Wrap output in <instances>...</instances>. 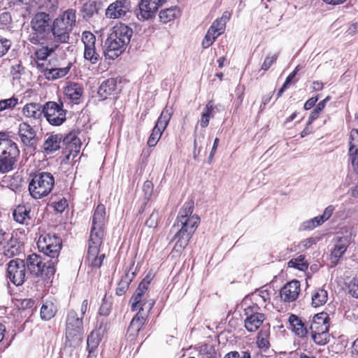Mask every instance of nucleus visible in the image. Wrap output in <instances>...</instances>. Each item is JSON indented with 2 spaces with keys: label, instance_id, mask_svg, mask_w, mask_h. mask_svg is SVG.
I'll return each instance as SVG.
<instances>
[{
  "label": "nucleus",
  "instance_id": "nucleus-23",
  "mask_svg": "<svg viewBox=\"0 0 358 358\" xmlns=\"http://www.w3.org/2000/svg\"><path fill=\"white\" fill-rule=\"evenodd\" d=\"M138 6L139 12L136 13V15L141 20L151 19L158 10L157 4L148 0H141Z\"/></svg>",
  "mask_w": 358,
  "mask_h": 358
},
{
  "label": "nucleus",
  "instance_id": "nucleus-37",
  "mask_svg": "<svg viewBox=\"0 0 358 358\" xmlns=\"http://www.w3.org/2000/svg\"><path fill=\"white\" fill-rule=\"evenodd\" d=\"M348 161L351 164L353 171L358 174V148L350 143L348 151Z\"/></svg>",
  "mask_w": 358,
  "mask_h": 358
},
{
  "label": "nucleus",
  "instance_id": "nucleus-3",
  "mask_svg": "<svg viewBox=\"0 0 358 358\" xmlns=\"http://www.w3.org/2000/svg\"><path fill=\"white\" fill-rule=\"evenodd\" d=\"M20 150L17 144L0 133V173H6L14 169Z\"/></svg>",
  "mask_w": 358,
  "mask_h": 358
},
{
  "label": "nucleus",
  "instance_id": "nucleus-51",
  "mask_svg": "<svg viewBox=\"0 0 358 358\" xmlns=\"http://www.w3.org/2000/svg\"><path fill=\"white\" fill-rule=\"evenodd\" d=\"M2 185L12 190H15L18 187L17 180L13 176H5L2 180Z\"/></svg>",
  "mask_w": 358,
  "mask_h": 358
},
{
  "label": "nucleus",
  "instance_id": "nucleus-40",
  "mask_svg": "<svg viewBox=\"0 0 358 358\" xmlns=\"http://www.w3.org/2000/svg\"><path fill=\"white\" fill-rule=\"evenodd\" d=\"M304 259L305 258L303 255H299L296 258H293L289 261L288 266L304 271L308 268V264L304 260Z\"/></svg>",
  "mask_w": 358,
  "mask_h": 358
},
{
  "label": "nucleus",
  "instance_id": "nucleus-26",
  "mask_svg": "<svg viewBox=\"0 0 358 358\" xmlns=\"http://www.w3.org/2000/svg\"><path fill=\"white\" fill-rule=\"evenodd\" d=\"M71 67V64L69 63L66 66L62 68H43L41 70V72L47 80H55L66 76L69 73Z\"/></svg>",
  "mask_w": 358,
  "mask_h": 358
},
{
  "label": "nucleus",
  "instance_id": "nucleus-21",
  "mask_svg": "<svg viewBox=\"0 0 358 358\" xmlns=\"http://www.w3.org/2000/svg\"><path fill=\"white\" fill-rule=\"evenodd\" d=\"M14 220L21 224L28 225L32 219L31 206L27 204H19L13 211Z\"/></svg>",
  "mask_w": 358,
  "mask_h": 358
},
{
  "label": "nucleus",
  "instance_id": "nucleus-34",
  "mask_svg": "<svg viewBox=\"0 0 358 358\" xmlns=\"http://www.w3.org/2000/svg\"><path fill=\"white\" fill-rule=\"evenodd\" d=\"M215 115L214 106L213 101H209L206 105L203 111L201 113L200 120V125L203 128L208 127L210 121V117H213Z\"/></svg>",
  "mask_w": 358,
  "mask_h": 358
},
{
  "label": "nucleus",
  "instance_id": "nucleus-36",
  "mask_svg": "<svg viewBox=\"0 0 358 358\" xmlns=\"http://www.w3.org/2000/svg\"><path fill=\"white\" fill-rule=\"evenodd\" d=\"M328 298V294L324 289H317L312 296V305L314 307H319L324 305Z\"/></svg>",
  "mask_w": 358,
  "mask_h": 358
},
{
  "label": "nucleus",
  "instance_id": "nucleus-30",
  "mask_svg": "<svg viewBox=\"0 0 358 358\" xmlns=\"http://www.w3.org/2000/svg\"><path fill=\"white\" fill-rule=\"evenodd\" d=\"M349 245V240L347 237H343L338 239L335 244L334 248L331 252V262L336 264L339 258L345 253Z\"/></svg>",
  "mask_w": 358,
  "mask_h": 358
},
{
  "label": "nucleus",
  "instance_id": "nucleus-54",
  "mask_svg": "<svg viewBox=\"0 0 358 358\" xmlns=\"http://www.w3.org/2000/svg\"><path fill=\"white\" fill-rule=\"evenodd\" d=\"M11 45L10 41L0 36V57L3 56Z\"/></svg>",
  "mask_w": 358,
  "mask_h": 358
},
{
  "label": "nucleus",
  "instance_id": "nucleus-33",
  "mask_svg": "<svg viewBox=\"0 0 358 358\" xmlns=\"http://www.w3.org/2000/svg\"><path fill=\"white\" fill-rule=\"evenodd\" d=\"M59 47V44L53 42L50 44L42 45L41 48L35 52L36 57L38 60H45L52 52H54Z\"/></svg>",
  "mask_w": 358,
  "mask_h": 358
},
{
  "label": "nucleus",
  "instance_id": "nucleus-18",
  "mask_svg": "<svg viewBox=\"0 0 358 358\" xmlns=\"http://www.w3.org/2000/svg\"><path fill=\"white\" fill-rule=\"evenodd\" d=\"M23 115L31 121L41 122L44 117L43 105L39 103L31 102L22 108Z\"/></svg>",
  "mask_w": 358,
  "mask_h": 358
},
{
  "label": "nucleus",
  "instance_id": "nucleus-25",
  "mask_svg": "<svg viewBox=\"0 0 358 358\" xmlns=\"http://www.w3.org/2000/svg\"><path fill=\"white\" fill-rule=\"evenodd\" d=\"M64 93L67 99L73 103L78 104L83 96V88L79 83H70L64 88Z\"/></svg>",
  "mask_w": 358,
  "mask_h": 358
},
{
  "label": "nucleus",
  "instance_id": "nucleus-27",
  "mask_svg": "<svg viewBox=\"0 0 358 358\" xmlns=\"http://www.w3.org/2000/svg\"><path fill=\"white\" fill-rule=\"evenodd\" d=\"M133 31L127 25L120 24L114 27L113 31L110 34L119 41H123L122 44H129L132 36Z\"/></svg>",
  "mask_w": 358,
  "mask_h": 358
},
{
  "label": "nucleus",
  "instance_id": "nucleus-9",
  "mask_svg": "<svg viewBox=\"0 0 358 358\" xmlns=\"http://www.w3.org/2000/svg\"><path fill=\"white\" fill-rule=\"evenodd\" d=\"M44 117L52 126H60L66 120V110L62 101H48L43 104Z\"/></svg>",
  "mask_w": 358,
  "mask_h": 358
},
{
  "label": "nucleus",
  "instance_id": "nucleus-20",
  "mask_svg": "<svg viewBox=\"0 0 358 358\" xmlns=\"http://www.w3.org/2000/svg\"><path fill=\"white\" fill-rule=\"evenodd\" d=\"M300 292V283L298 280H292L287 283L280 290V298L285 302L295 301Z\"/></svg>",
  "mask_w": 358,
  "mask_h": 358
},
{
  "label": "nucleus",
  "instance_id": "nucleus-41",
  "mask_svg": "<svg viewBox=\"0 0 358 358\" xmlns=\"http://www.w3.org/2000/svg\"><path fill=\"white\" fill-rule=\"evenodd\" d=\"M269 329L263 328L259 332L257 343L259 348H268L269 347L268 341Z\"/></svg>",
  "mask_w": 358,
  "mask_h": 358
},
{
  "label": "nucleus",
  "instance_id": "nucleus-50",
  "mask_svg": "<svg viewBox=\"0 0 358 358\" xmlns=\"http://www.w3.org/2000/svg\"><path fill=\"white\" fill-rule=\"evenodd\" d=\"M324 108L325 106H324V102H319L317 104L316 107L311 112L308 117V124H311L312 122L319 117L320 114Z\"/></svg>",
  "mask_w": 358,
  "mask_h": 358
},
{
  "label": "nucleus",
  "instance_id": "nucleus-6",
  "mask_svg": "<svg viewBox=\"0 0 358 358\" xmlns=\"http://www.w3.org/2000/svg\"><path fill=\"white\" fill-rule=\"evenodd\" d=\"M55 178L50 173L35 174L29 184V192L32 198L40 199L48 196L53 189Z\"/></svg>",
  "mask_w": 358,
  "mask_h": 358
},
{
  "label": "nucleus",
  "instance_id": "nucleus-55",
  "mask_svg": "<svg viewBox=\"0 0 358 358\" xmlns=\"http://www.w3.org/2000/svg\"><path fill=\"white\" fill-rule=\"evenodd\" d=\"M312 338L315 343L318 345H324L326 341L322 338V336L324 335L325 333H322L320 329H313L311 330Z\"/></svg>",
  "mask_w": 358,
  "mask_h": 358
},
{
  "label": "nucleus",
  "instance_id": "nucleus-58",
  "mask_svg": "<svg viewBox=\"0 0 358 358\" xmlns=\"http://www.w3.org/2000/svg\"><path fill=\"white\" fill-rule=\"evenodd\" d=\"M68 206V201L65 198L61 199L59 201L55 202L54 205L55 209L57 212H63L65 208Z\"/></svg>",
  "mask_w": 358,
  "mask_h": 358
},
{
  "label": "nucleus",
  "instance_id": "nucleus-63",
  "mask_svg": "<svg viewBox=\"0 0 358 358\" xmlns=\"http://www.w3.org/2000/svg\"><path fill=\"white\" fill-rule=\"evenodd\" d=\"M334 210V208L333 207V206H329L327 208H326L323 214L320 215L324 222L331 216Z\"/></svg>",
  "mask_w": 358,
  "mask_h": 358
},
{
  "label": "nucleus",
  "instance_id": "nucleus-45",
  "mask_svg": "<svg viewBox=\"0 0 358 358\" xmlns=\"http://www.w3.org/2000/svg\"><path fill=\"white\" fill-rule=\"evenodd\" d=\"M18 103V99L14 96L0 101V112L13 109Z\"/></svg>",
  "mask_w": 358,
  "mask_h": 358
},
{
  "label": "nucleus",
  "instance_id": "nucleus-48",
  "mask_svg": "<svg viewBox=\"0 0 358 358\" xmlns=\"http://www.w3.org/2000/svg\"><path fill=\"white\" fill-rule=\"evenodd\" d=\"M204 139V134L195 136L194 140L193 158L194 160L198 159V157L201 151V141Z\"/></svg>",
  "mask_w": 358,
  "mask_h": 358
},
{
  "label": "nucleus",
  "instance_id": "nucleus-35",
  "mask_svg": "<svg viewBox=\"0 0 358 358\" xmlns=\"http://www.w3.org/2000/svg\"><path fill=\"white\" fill-rule=\"evenodd\" d=\"M57 312V307L52 302L45 301L41 308V317L43 320H50Z\"/></svg>",
  "mask_w": 358,
  "mask_h": 358
},
{
  "label": "nucleus",
  "instance_id": "nucleus-46",
  "mask_svg": "<svg viewBox=\"0 0 358 358\" xmlns=\"http://www.w3.org/2000/svg\"><path fill=\"white\" fill-rule=\"evenodd\" d=\"M131 279L129 278L128 275L124 276L117 285L116 289V294L118 296L123 295L129 288Z\"/></svg>",
  "mask_w": 358,
  "mask_h": 358
},
{
  "label": "nucleus",
  "instance_id": "nucleus-14",
  "mask_svg": "<svg viewBox=\"0 0 358 358\" xmlns=\"http://www.w3.org/2000/svg\"><path fill=\"white\" fill-rule=\"evenodd\" d=\"M131 13V4L129 0H116L110 3L106 10L105 15L110 20L128 17Z\"/></svg>",
  "mask_w": 358,
  "mask_h": 358
},
{
  "label": "nucleus",
  "instance_id": "nucleus-39",
  "mask_svg": "<svg viewBox=\"0 0 358 358\" xmlns=\"http://www.w3.org/2000/svg\"><path fill=\"white\" fill-rule=\"evenodd\" d=\"M84 57L85 59L90 62L91 64H94L99 60V55L96 50L94 45L87 46L85 48Z\"/></svg>",
  "mask_w": 358,
  "mask_h": 358
},
{
  "label": "nucleus",
  "instance_id": "nucleus-56",
  "mask_svg": "<svg viewBox=\"0 0 358 358\" xmlns=\"http://www.w3.org/2000/svg\"><path fill=\"white\" fill-rule=\"evenodd\" d=\"M295 77V73H291L286 78L285 83L280 87V89L278 90L277 93V99L280 97L283 92L285 91V90L287 88L288 85L292 82V79Z\"/></svg>",
  "mask_w": 358,
  "mask_h": 358
},
{
  "label": "nucleus",
  "instance_id": "nucleus-61",
  "mask_svg": "<svg viewBox=\"0 0 358 358\" xmlns=\"http://www.w3.org/2000/svg\"><path fill=\"white\" fill-rule=\"evenodd\" d=\"M12 236L10 234L0 229V245H3L8 240H11Z\"/></svg>",
  "mask_w": 358,
  "mask_h": 358
},
{
  "label": "nucleus",
  "instance_id": "nucleus-52",
  "mask_svg": "<svg viewBox=\"0 0 358 358\" xmlns=\"http://www.w3.org/2000/svg\"><path fill=\"white\" fill-rule=\"evenodd\" d=\"M278 57V53L274 54L272 56L268 55L265 58V59L262 65L261 69L264 71H268L270 69V67L277 61Z\"/></svg>",
  "mask_w": 358,
  "mask_h": 358
},
{
  "label": "nucleus",
  "instance_id": "nucleus-24",
  "mask_svg": "<svg viewBox=\"0 0 358 358\" xmlns=\"http://www.w3.org/2000/svg\"><path fill=\"white\" fill-rule=\"evenodd\" d=\"M62 135L60 134H51L45 140L43 149L45 154L52 155L61 148Z\"/></svg>",
  "mask_w": 358,
  "mask_h": 358
},
{
  "label": "nucleus",
  "instance_id": "nucleus-5",
  "mask_svg": "<svg viewBox=\"0 0 358 358\" xmlns=\"http://www.w3.org/2000/svg\"><path fill=\"white\" fill-rule=\"evenodd\" d=\"M57 259L47 260L36 254L29 255L25 262L29 273L36 277L50 279L55 273Z\"/></svg>",
  "mask_w": 358,
  "mask_h": 358
},
{
  "label": "nucleus",
  "instance_id": "nucleus-22",
  "mask_svg": "<svg viewBox=\"0 0 358 358\" xmlns=\"http://www.w3.org/2000/svg\"><path fill=\"white\" fill-rule=\"evenodd\" d=\"M117 80L110 78L103 80L98 90V95L102 99L105 100L111 95L117 94Z\"/></svg>",
  "mask_w": 358,
  "mask_h": 358
},
{
  "label": "nucleus",
  "instance_id": "nucleus-59",
  "mask_svg": "<svg viewBox=\"0 0 358 358\" xmlns=\"http://www.w3.org/2000/svg\"><path fill=\"white\" fill-rule=\"evenodd\" d=\"M350 292L356 298H358V277L353 278L349 286Z\"/></svg>",
  "mask_w": 358,
  "mask_h": 358
},
{
  "label": "nucleus",
  "instance_id": "nucleus-7",
  "mask_svg": "<svg viewBox=\"0 0 358 358\" xmlns=\"http://www.w3.org/2000/svg\"><path fill=\"white\" fill-rule=\"evenodd\" d=\"M150 280L144 278L138 285L130 300L131 303V309L132 311L138 310V313H143L145 309H146L148 312L152 309L155 301L152 299L148 300L146 296Z\"/></svg>",
  "mask_w": 358,
  "mask_h": 358
},
{
  "label": "nucleus",
  "instance_id": "nucleus-62",
  "mask_svg": "<svg viewBox=\"0 0 358 358\" xmlns=\"http://www.w3.org/2000/svg\"><path fill=\"white\" fill-rule=\"evenodd\" d=\"M318 96H315V97H312L310 99H309L308 100L306 101V102L304 104V109L305 110H310L311 109L316 103V102L318 100Z\"/></svg>",
  "mask_w": 358,
  "mask_h": 358
},
{
  "label": "nucleus",
  "instance_id": "nucleus-43",
  "mask_svg": "<svg viewBox=\"0 0 358 358\" xmlns=\"http://www.w3.org/2000/svg\"><path fill=\"white\" fill-rule=\"evenodd\" d=\"M219 33H215L214 30L210 27L202 41L203 48H209L215 41V40L219 36Z\"/></svg>",
  "mask_w": 358,
  "mask_h": 358
},
{
  "label": "nucleus",
  "instance_id": "nucleus-42",
  "mask_svg": "<svg viewBox=\"0 0 358 358\" xmlns=\"http://www.w3.org/2000/svg\"><path fill=\"white\" fill-rule=\"evenodd\" d=\"M215 348L211 345L203 344L199 347V358H215Z\"/></svg>",
  "mask_w": 358,
  "mask_h": 358
},
{
  "label": "nucleus",
  "instance_id": "nucleus-44",
  "mask_svg": "<svg viewBox=\"0 0 358 358\" xmlns=\"http://www.w3.org/2000/svg\"><path fill=\"white\" fill-rule=\"evenodd\" d=\"M324 222L322 217L319 215L303 223V229L312 230Z\"/></svg>",
  "mask_w": 358,
  "mask_h": 358
},
{
  "label": "nucleus",
  "instance_id": "nucleus-53",
  "mask_svg": "<svg viewBox=\"0 0 358 358\" xmlns=\"http://www.w3.org/2000/svg\"><path fill=\"white\" fill-rule=\"evenodd\" d=\"M225 25V22L217 19L213 22L210 28L214 30L215 33H219V35H221L224 31Z\"/></svg>",
  "mask_w": 358,
  "mask_h": 358
},
{
  "label": "nucleus",
  "instance_id": "nucleus-32",
  "mask_svg": "<svg viewBox=\"0 0 358 358\" xmlns=\"http://www.w3.org/2000/svg\"><path fill=\"white\" fill-rule=\"evenodd\" d=\"M180 9L178 6H171L169 8L162 10L159 14L160 21L167 23L180 16Z\"/></svg>",
  "mask_w": 358,
  "mask_h": 358
},
{
  "label": "nucleus",
  "instance_id": "nucleus-4",
  "mask_svg": "<svg viewBox=\"0 0 358 358\" xmlns=\"http://www.w3.org/2000/svg\"><path fill=\"white\" fill-rule=\"evenodd\" d=\"M50 15L45 12L37 13L31 21V31L28 41L32 44H45L50 36Z\"/></svg>",
  "mask_w": 358,
  "mask_h": 358
},
{
  "label": "nucleus",
  "instance_id": "nucleus-12",
  "mask_svg": "<svg viewBox=\"0 0 358 358\" xmlns=\"http://www.w3.org/2000/svg\"><path fill=\"white\" fill-rule=\"evenodd\" d=\"M26 267L24 260L19 258L10 260L7 264V278L16 286L22 285L25 281Z\"/></svg>",
  "mask_w": 358,
  "mask_h": 358
},
{
  "label": "nucleus",
  "instance_id": "nucleus-1",
  "mask_svg": "<svg viewBox=\"0 0 358 358\" xmlns=\"http://www.w3.org/2000/svg\"><path fill=\"white\" fill-rule=\"evenodd\" d=\"M194 202L188 201L185 202L180 209L176 222L171 228V231L175 234L172 238L176 241L173 252L180 254L188 245L190 239L200 222V218L193 215Z\"/></svg>",
  "mask_w": 358,
  "mask_h": 358
},
{
  "label": "nucleus",
  "instance_id": "nucleus-29",
  "mask_svg": "<svg viewBox=\"0 0 358 358\" xmlns=\"http://www.w3.org/2000/svg\"><path fill=\"white\" fill-rule=\"evenodd\" d=\"M289 322L292 331L296 335L301 338H303L307 335L308 332L307 327L305 326V324L299 317L292 314L289 317Z\"/></svg>",
  "mask_w": 358,
  "mask_h": 358
},
{
  "label": "nucleus",
  "instance_id": "nucleus-11",
  "mask_svg": "<svg viewBox=\"0 0 358 358\" xmlns=\"http://www.w3.org/2000/svg\"><path fill=\"white\" fill-rule=\"evenodd\" d=\"M173 115V109L167 106L162 110L158 117L152 133L148 140V145L154 147L162 136V133L167 127Z\"/></svg>",
  "mask_w": 358,
  "mask_h": 358
},
{
  "label": "nucleus",
  "instance_id": "nucleus-13",
  "mask_svg": "<svg viewBox=\"0 0 358 358\" xmlns=\"http://www.w3.org/2000/svg\"><path fill=\"white\" fill-rule=\"evenodd\" d=\"M83 334V318L71 310L67 315L66 324V338L69 341L80 340Z\"/></svg>",
  "mask_w": 358,
  "mask_h": 358
},
{
  "label": "nucleus",
  "instance_id": "nucleus-15",
  "mask_svg": "<svg viewBox=\"0 0 358 358\" xmlns=\"http://www.w3.org/2000/svg\"><path fill=\"white\" fill-rule=\"evenodd\" d=\"M259 308L257 304H253L244 310L246 316L245 327L250 332L256 331L265 320L264 314L259 313Z\"/></svg>",
  "mask_w": 358,
  "mask_h": 358
},
{
  "label": "nucleus",
  "instance_id": "nucleus-8",
  "mask_svg": "<svg viewBox=\"0 0 358 358\" xmlns=\"http://www.w3.org/2000/svg\"><path fill=\"white\" fill-rule=\"evenodd\" d=\"M40 252H43L50 259H57L62 246L60 237L53 234H45L41 235L37 241Z\"/></svg>",
  "mask_w": 358,
  "mask_h": 358
},
{
  "label": "nucleus",
  "instance_id": "nucleus-17",
  "mask_svg": "<svg viewBox=\"0 0 358 358\" xmlns=\"http://www.w3.org/2000/svg\"><path fill=\"white\" fill-rule=\"evenodd\" d=\"M123 41H120L115 37L109 35L105 42V56L110 59L117 58L125 49L128 44H122Z\"/></svg>",
  "mask_w": 358,
  "mask_h": 358
},
{
  "label": "nucleus",
  "instance_id": "nucleus-19",
  "mask_svg": "<svg viewBox=\"0 0 358 358\" xmlns=\"http://www.w3.org/2000/svg\"><path fill=\"white\" fill-rule=\"evenodd\" d=\"M101 243H95L94 241L90 237L87 260L89 266L92 267L99 268L102 264L105 255H101L99 256V247L101 245Z\"/></svg>",
  "mask_w": 358,
  "mask_h": 358
},
{
  "label": "nucleus",
  "instance_id": "nucleus-60",
  "mask_svg": "<svg viewBox=\"0 0 358 358\" xmlns=\"http://www.w3.org/2000/svg\"><path fill=\"white\" fill-rule=\"evenodd\" d=\"M44 6L49 10V12H55L58 8V1L46 0L44 3Z\"/></svg>",
  "mask_w": 358,
  "mask_h": 358
},
{
  "label": "nucleus",
  "instance_id": "nucleus-28",
  "mask_svg": "<svg viewBox=\"0 0 358 358\" xmlns=\"http://www.w3.org/2000/svg\"><path fill=\"white\" fill-rule=\"evenodd\" d=\"M329 317L327 313L322 312L315 315L313 323L310 328L313 329H320L322 333H326L329 330Z\"/></svg>",
  "mask_w": 358,
  "mask_h": 358
},
{
  "label": "nucleus",
  "instance_id": "nucleus-49",
  "mask_svg": "<svg viewBox=\"0 0 358 358\" xmlns=\"http://www.w3.org/2000/svg\"><path fill=\"white\" fill-rule=\"evenodd\" d=\"M82 41L85 48L94 45L96 43V37L90 31H84L82 35Z\"/></svg>",
  "mask_w": 358,
  "mask_h": 358
},
{
  "label": "nucleus",
  "instance_id": "nucleus-64",
  "mask_svg": "<svg viewBox=\"0 0 358 358\" xmlns=\"http://www.w3.org/2000/svg\"><path fill=\"white\" fill-rule=\"evenodd\" d=\"M358 32V23L354 22L350 24L348 26V29L346 30V34L348 35L352 36Z\"/></svg>",
  "mask_w": 358,
  "mask_h": 358
},
{
  "label": "nucleus",
  "instance_id": "nucleus-2",
  "mask_svg": "<svg viewBox=\"0 0 358 358\" xmlns=\"http://www.w3.org/2000/svg\"><path fill=\"white\" fill-rule=\"evenodd\" d=\"M76 15L73 9H68L62 15L57 17L51 27V32L55 43H64L69 39V34L76 25Z\"/></svg>",
  "mask_w": 358,
  "mask_h": 358
},
{
  "label": "nucleus",
  "instance_id": "nucleus-38",
  "mask_svg": "<svg viewBox=\"0 0 358 358\" xmlns=\"http://www.w3.org/2000/svg\"><path fill=\"white\" fill-rule=\"evenodd\" d=\"M101 340V336L98 330H94L87 338V349L90 353L94 352Z\"/></svg>",
  "mask_w": 358,
  "mask_h": 358
},
{
  "label": "nucleus",
  "instance_id": "nucleus-16",
  "mask_svg": "<svg viewBox=\"0 0 358 358\" xmlns=\"http://www.w3.org/2000/svg\"><path fill=\"white\" fill-rule=\"evenodd\" d=\"M17 134L24 145L33 149L36 148V131L29 123L25 122L20 123Z\"/></svg>",
  "mask_w": 358,
  "mask_h": 358
},
{
  "label": "nucleus",
  "instance_id": "nucleus-31",
  "mask_svg": "<svg viewBox=\"0 0 358 358\" xmlns=\"http://www.w3.org/2000/svg\"><path fill=\"white\" fill-rule=\"evenodd\" d=\"M145 322V314L143 313H137L131 320L128 328V332L130 335L135 336L140 331Z\"/></svg>",
  "mask_w": 358,
  "mask_h": 358
},
{
  "label": "nucleus",
  "instance_id": "nucleus-57",
  "mask_svg": "<svg viewBox=\"0 0 358 358\" xmlns=\"http://www.w3.org/2000/svg\"><path fill=\"white\" fill-rule=\"evenodd\" d=\"M83 11L86 12L87 15L92 16L94 13L96 12V5L94 1H89L84 4Z\"/></svg>",
  "mask_w": 358,
  "mask_h": 358
},
{
  "label": "nucleus",
  "instance_id": "nucleus-10",
  "mask_svg": "<svg viewBox=\"0 0 358 358\" xmlns=\"http://www.w3.org/2000/svg\"><path fill=\"white\" fill-rule=\"evenodd\" d=\"M106 222V208L103 204L97 205L92 217L90 238L95 243L103 242Z\"/></svg>",
  "mask_w": 358,
  "mask_h": 358
},
{
  "label": "nucleus",
  "instance_id": "nucleus-47",
  "mask_svg": "<svg viewBox=\"0 0 358 358\" xmlns=\"http://www.w3.org/2000/svg\"><path fill=\"white\" fill-rule=\"evenodd\" d=\"M159 221V213L155 209L145 221V225L150 228H156Z\"/></svg>",
  "mask_w": 358,
  "mask_h": 358
}]
</instances>
